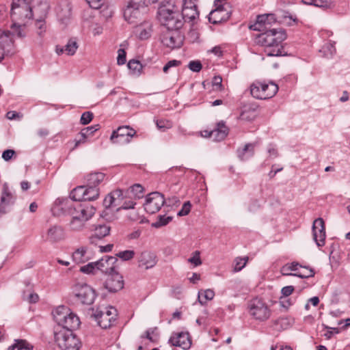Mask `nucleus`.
Instances as JSON below:
<instances>
[{"label": "nucleus", "instance_id": "nucleus-1", "mask_svg": "<svg viewBox=\"0 0 350 350\" xmlns=\"http://www.w3.org/2000/svg\"><path fill=\"white\" fill-rule=\"evenodd\" d=\"M260 31L261 33L256 38V42L265 47V52L268 56L284 55L282 42L286 39V35L282 29Z\"/></svg>", "mask_w": 350, "mask_h": 350}, {"label": "nucleus", "instance_id": "nucleus-2", "mask_svg": "<svg viewBox=\"0 0 350 350\" xmlns=\"http://www.w3.org/2000/svg\"><path fill=\"white\" fill-rule=\"evenodd\" d=\"M10 16L12 21L11 29L16 30L17 37H24L25 34L22 27H25L33 16L31 3L13 1L10 11Z\"/></svg>", "mask_w": 350, "mask_h": 350}, {"label": "nucleus", "instance_id": "nucleus-3", "mask_svg": "<svg viewBox=\"0 0 350 350\" xmlns=\"http://www.w3.org/2000/svg\"><path fill=\"white\" fill-rule=\"evenodd\" d=\"M157 17L161 25L165 26L168 30H178L184 24L183 16L178 10H174L173 5L159 7Z\"/></svg>", "mask_w": 350, "mask_h": 350}, {"label": "nucleus", "instance_id": "nucleus-4", "mask_svg": "<svg viewBox=\"0 0 350 350\" xmlns=\"http://www.w3.org/2000/svg\"><path fill=\"white\" fill-rule=\"evenodd\" d=\"M53 319L55 322L61 326L59 329H77L80 325L79 318L70 310L64 306L57 307L53 312Z\"/></svg>", "mask_w": 350, "mask_h": 350}, {"label": "nucleus", "instance_id": "nucleus-5", "mask_svg": "<svg viewBox=\"0 0 350 350\" xmlns=\"http://www.w3.org/2000/svg\"><path fill=\"white\" fill-rule=\"evenodd\" d=\"M55 342L62 350H79L80 340L69 329H56L54 332Z\"/></svg>", "mask_w": 350, "mask_h": 350}, {"label": "nucleus", "instance_id": "nucleus-6", "mask_svg": "<svg viewBox=\"0 0 350 350\" xmlns=\"http://www.w3.org/2000/svg\"><path fill=\"white\" fill-rule=\"evenodd\" d=\"M278 91V86L273 82L255 81L250 85L252 96L257 99H268L273 97Z\"/></svg>", "mask_w": 350, "mask_h": 350}, {"label": "nucleus", "instance_id": "nucleus-7", "mask_svg": "<svg viewBox=\"0 0 350 350\" xmlns=\"http://www.w3.org/2000/svg\"><path fill=\"white\" fill-rule=\"evenodd\" d=\"M95 213V208L90 205L79 204V210L72 215L70 228L75 231L81 230L85 222Z\"/></svg>", "mask_w": 350, "mask_h": 350}, {"label": "nucleus", "instance_id": "nucleus-8", "mask_svg": "<svg viewBox=\"0 0 350 350\" xmlns=\"http://www.w3.org/2000/svg\"><path fill=\"white\" fill-rule=\"evenodd\" d=\"M146 0H129L123 10V16L129 23H134L145 12Z\"/></svg>", "mask_w": 350, "mask_h": 350}, {"label": "nucleus", "instance_id": "nucleus-9", "mask_svg": "<svg viewBox=\"0 0 350 350\" xmlns=\"http://www.w3.org/2000/svg\"><path fill=\"white\" fill-rule=\"evenodd\" d=\"M247 308L250 314L256 320L267 321L271 314V311L267 304L261 299L254 298L248 303Z\"/></svg>", "mask_w": 350, "mask_h": 350}, {"label": "nucleus", "instance_id": "nucleus-10", "mask_svg": "<svg viewBox=\"0 0 350 350\" xmlns=\"http://www.w3.org/2000/svg\"><path fill=\"white\" fill-rule=\"evenodd\" d=\"M91 311V317L97 321L98 325L103 329L110 327L116 321L117 316L116 310L113 307L105 308V310L92 308Z\"/></svg>", "mask_w": 350, "mask_h": 350}, {"label": "nucleus", "instance_id": "nucleus-11", "mask_svg": "<svg viewBox=\"0 0 350 350\" xmlns=\"http://www.w3.org/2000/svg\"><path fill=\"white\" fill-rule=\"evenodd\" d=\"M73 293L76 301L83 304H92L96 297L94 289L86 284H76L74 287Z\"/></svg>", "mask_w": 350, "mask_h": 350}, {"label": "nucleus", "instance_id": "nucleus-12", "mask_svg": "<svg viewBox=\"0 0 350 350\" xmlns=\"http://www.w3.org/2000/svg\"><path fill=\"white\" fill-rule=\"evenodd\" d=\"M16 36V30L0 29V62L4 57L13 53V36Z\"/></svg>", "mask_w": 350, "mask_h": 350}, {"label": "nucleus", "instance_id": "nucleus-13", "mask_svg": "<svg viewBox=\"0 0 350 350\" xmlns=\"http://www.w3.org/2000/svg\"><path fill=\"white\" fill-rule=\"evenodd\" d=\"M165 202L163 194L159 192H152L147 195L146 202L144 204L145 211L150 214H154L159 211Z\"/></svg>", "mask_w": 350, "mask_h": 350}, {"label": "nucleus", "instance_id": "nucleus-14", "mask_svg": "<svg viewBox=\"0 0 350 350\" xmlns=\"http://www.w3.org/2000/svg\"><path fill=\"white\" fill-rule=\"evenodd\" d=\"M118 260L116 256H105L100 260L96 261L98 271L107 276L118 271Z\"/></svg>", "mask_w": 350, "mask_h": 350}, {"label": "nucleus", "instance_id": "nucleus-15", "mask_svg": "<svg viewBox=\"0 0 350 350\" xmlns=\"http://www.w3.org/2000/svg\"><path fill=\"white\" fill-rule=\"evenodd\" d=\"M275 14H265L258 15L254 24L250 25V29L254 31H269L272 29V25L276 23Z\"/></svg>", "mask_w": 350, "mask_h": 350}, {"label": "nucleus", "instance_id": "nucleus-16", "mask_svg": "<svg viewBox=\"0 0 350 350\" xmlns=\"http://www.w3.org/2000/svg\"><path fill=\"white\" fill-rule=\"evenodd\" d=\"M161 42L170 49L179 48L183 43V36L177 30H168L163 33Z\"/></svg>", "mask_w": 350, "mask_h": 350}, {"label": "nucleus", "instance_id": "nucleus-17", "mask_svg": "<svg viewBox=\"0 0 350 350\" xmlns=\"http://www.w3.org/2000/svg\"><path fill=\"white\" fill-rule=\"evenodd\" d=\"M135 134V131L132 128L128 126H120L116 131H113L110 139L113 143H129Z\"/></svg>", "mask_w": 350, "mask_h": 350}, {"label": "nucleus", "instance_id": "nucleus-18", "mask_svg": "<svg viewBox=\"0 0 350 350\" xmlns=\"http://www.w3.org/2000/svg\"><path fill=\"white\" fill-rule=\"evenodd\" d=\"M79 204L75 206L72 200L68 198H57L54 204L53 211L60 212L64 215H73L78 211Z\"/></svg>", "mask_w": 350, "mask_h": 350}, {"label": "nucleus", "instance_id": "nucleus-19", "mask_svg": "<svg viewBox=\"0 0 350 350\" xmlns=\"http://www.w3.org/2000/svg\"><path fill=\"white\" fill-rule=\"evenodd\" d=\"M16 197L9 187L7 183H5L2 187L1 195L0 198V213H7V208L10 206L14 204Z\"/></svg>", "mask_w": 350, "mask_h": 350}, {"label": "nucleus", "instance_id": "nucleus-20", "mask_svg": "<svg viewBox=\"0 0 350 350\" xmlns=\"http://www.w3.org/2000/svg\"><path fill=\"white\" fill-rule=\"evenodd\" d=\"M313 239L319 247L325 244V228L324 221L322 218H317L313 222L312 226Z\"/></svg>", "mask_w": 350, "mask_h": 350}, {"label": "nucleus", "instance_id": "nucleus-21", "mask_svg": "<svg viewBox=\"0 0 350 350\" xmlns=\"http://www.w3.org/2000/svg\"><path fill=\"white\" fill-rule=\"evenodd\" d=\"M104 286L109 292H117L124 287L123 278L118 271L110 274V275L107 276Z\"/></svg>", "mask_w": 350, "mask_h": 350}, {"label": "nucleus", "instance_id": "nucleus-22", "mask_svg": "<svg viewBox=\"0 0 350 350\" xmlns=\"http://www.w3.org/2000/svg\"><path fill=\"white\" fill-rule=\"evenodd\" d=\"M169 342L172 346L179 347L183 349H188L191 347V340L187 332L176 333L172 335Z\"/></svg>", "mask_w": 350, "mask_h": 350}, {"label": "nucleus", "instance_id": "nucleus-23", "mask_svg": "<svg viewBox=\"0 0 350 350\" xmlns=\"http://www.w3.org/2000/svg\"><path fill=\"white\" fill-rule=\"evenodd\" d=\"M123 199V192L121 189H116L108 194L103 201L105 208L116 207L120 205Z\"/></svg>", "mask_w": 350, "mask_h": 350}, {"label": "nucleus", "instance_id": "nucleus-24", "mask_svg": "<svg viewBox=\"0 0 350 350\" xmlns=\"http://www.w3.org/2000/svg\"><path fill=\"white\" fill-rule=\"evenodd\" d=\"M72 258L77 264L85 263L92 258V253L88 247H81L72 253Z\"/></svg>", "mask_w": 350, "mask_h": 350}, {"label": "nucleus", "instance_id": "nucleus-25", "mask_svg": "<svg viewBox=\"0 0 350 350\" xmlns=\"http://www.w3.org/2000/svg\"><path fill=\"white\" fill-rule=\"evenodd\" d=\"M110 227L106 224H99L94 226L92 230V234L90 237V242L92 244L95 243L96 240H100L105 237L109 235Z\"/></svg>", "mask_w": 350, "mask_h": 350}, {"label": "nucleus", "instance_id": "nucleus-26", "mask_svg": "<svg viewBox=\"0 0 350 350\" xmlns=\"http://www.w3.org/2000/svg\"><path fill=\"white\" fill-rule=\"evenodd\" d=\"M64 237V232L62 227L53 226L50 227L46 232V241L51 243H57Z\"/></svg>", "mask_w": 350, "mask_h": 350}, {"label": "nucleus", "instance_id": "nucleus-27", "mask_svg": "<svg viewBox=\"0 0 350 350\" xmlns=\"http://www.w3.org/2000/svg\"><path fill=\"white\" fill-rule=\"evenodd\" d=\"M228 133L229 129L223 121H221L217 124L216 128L212 130L211 135L214 141L221 142L226 137Z\"/></svg>", "mask_w": 350, "mask_h": 350}, {"label": "nucleus", "instance_id": "nucleus-28", "mask_svg": "<svg viewBox=\"0 0 350 350\" xmlns=\"http://www.w3.org/2000/svg\"><path fill=\"white\" fill-rule=\"evenodd\" d=\"M139 266L145 267L146 269L152 268L157 264V256L151 252H143L139 256Z\"/></svg>", "mask_w": 350, "mask_h": 350}, {"label": "nucleus", "instance_id": "nucleus-29", "mask_svg": "<svg viewBox=\"0 0 350 350\" xmlns=\"http://www.w3.org/2000/svg\"><path fill=\"white\" fill-rule=\"evenodd\" d=\"M105 178V174L102 172H93L85 176V183L87 187H99Z\"/></svg>", "mask_w": 350, "mask_h": 350}, {"label": "nucleus", "instance_id": "nucleus-30", "mask_svg": "<svg viewBox=\"0 0 350 350\" xmlns=\"http://www.w3.org/2000/svg\"><path fill=\"white\" fill-rule=\"evenodd\" d=\"M152 25L149 22H145L136 27L135 32L141 40H146L152 33Z\"/></svg>", "mask_w": 350, "mask_h": 350}, {"label": "nucleus", "instance_id": "nucleus-31", "mask_svg": "<svg viewBox=\"0 0 350 350\" xmlns=\"http://www.w3.org/2000/svg\"><path fill=\"white\" fill-rule=\"evenodd\" d=\"M59 18L64 21L71 15V7L68 2L63 1L56 9Z\"/></svg>", "mask_w": 350, "mask_h": 350}, {"label": "nucleus", "instance_id": "nucleus-32", "mask_svg": "<svg viewBox=\"0 0 350 350\" xmlns=\"http://www.w3.org/2000/svg\"><path fill=\"white\" fill-rule=\"evenodd\" d=\"M180 15L183 16L184 23L187 21L191 22L193 21L197 17H198L199 12L197 8H184L182 9V13Z\"/></svg>", "mask_w": 350, "mask_h": 350}, {"label": "nucleus", "instance_id": "nucleus-33", "mask_svg": "<svg viewBox=\"0 0 350 350\" xmlns=\"http://www.w3.org/2000/svg\"><path fill=\"white\" fill-rule=\"evenodd\" d=\"M85 185L79 186L75 188L70 193V198L73 201H86L85 200Z\"/></svg>", "mask_w": 350, "mask_h": 350}, {"label": "nucleus", "instance_id": "nucleus-34", "mask_svg": "<svg viewBox=\"0 0 350 350\" xmlns=\"http://www.w3.org/2000/svg\"><path fill=\"white\" fill-rule=\"evenodd\" d=\"M254 144H247L244 148L238 150V156L241 160H245L252 157L254 153Z\"/></svg>", "mask_w": 350, "mask_h": 350}, {"label": "nucleus", "instance_id": "nucleus-35", "mask_svg": "<svg viewBox=\"0 0 350 350\" xmlns=\"http://www.w3.org/2000/svg\"><path fill=\"white\" fill-rule=\"evenodd\" d=\"M215 296V293L211 289L201 290L198 292V299L201 305H204L207 301L212 300Z\"/></svg>", "mask_w": 350, "mask_h": 350}, {"label": "nucleus", "instance_id": "nucleus-36", "mask_svg": "<svg viewBox=\"0 0 350 350\" xmlns=\"http://www.w3.org/2000/svg\"><path fill=\"white\" fill-rule=\"evenodd\" d=\"M85 200L86 201H92L96 200L100 194V188L99 187H87V185H85Z\"/></svg>", "mask_w": 350, "mask_h": 350}, {"label": "nucleus", "instance_id": "nucleus-37", "mask_svg": "<svg viewBox=\"0 0 350 350\" xmlns=\"http://www.w3.org/2000/svg\"><path fill=\"white\" fill-rule=\"evenodd\" d=\"M322 51L326 57H332L336 53L335 42L329 41L326 43L322 48Z\"/></svg>", "mask_w": 350, "mask_h": 350}, {"label": "nucleus", "instance_id": "nucleus-38", "mask_svg": "<svg viewBox=\"0 0 350 350\" xmlns=\"http://www.w3.org/2000/svg\"><path fill=\"white\" fill-rule=\"evenodd\" d=\"M35 27L36 29V33L42 39L46 32V26L44 20L37 19L35 23Z\"/></svg>", "mask_w": 350, "mask_h": 350}, {"label": "nucleus", "instance_id": "nucleus-39", "mask_svg": "<svg viewBox=\"0 0 350 350\" xmlns=\"http://www.w3.org/2000/svg\"><path fill=\"white\" fill-rule=\"evenodd\" d=\"M172 220V217L165 215H159L157 220L152 224V226L154 228H161L162 226H166Z\"/></svg>", "mask_w": 350, "mask_h": 350}, {"label": "nucleus", "instance_id": "nucleus-40", "mask_svg": "<svg viewBox=\"0 0 350 350\" xmlns=\"http://www.w3.org/2000/svg\"><path fill=\"white\" fill-rule=\"evenodd\" d=\"M78 49V44L75 39H70L65 46V53L68 55H73Z\"/></svg>", "mask_w": 350, "mask_h": 350}, {"label": "nucleus", "instance_id": "nucleus-41", "mask_svg": "<svg viewBox=\"0 0 350 350\" xmlns=\"http://www.w3.org/2000/svg\"><path fill=\"white\" fill-rule=\"evenodd\" d=\"M80 271L86 274H96L98 270L96 262H89L88 264L81 267Z\"/></svg>", "mask_w": 350, "mask_h": 350}, {"label": "nucleus", "instance_id": "nucleus-42", "mask_svg": "<svg viewBox=\"0 0 350 350\" xmlns=\"http://www.w3.org/2000/svg\"><path fill=\"white\" fill-rule=\"evenodd\" d=\"M98 129H99L98 124H96V125H93V126H90L84 128L80 131L79 135L81 137H87L88 138V137L92 136L94 135V133L97 130H98Z\"/></svg>", "mask_w": 350, "mask_h": 350}, {"label": "nucleus", "instance_id": "nucleus-43", "mask_svg": "<svg viewBox=\"0 0 350 350\" xmlns=\"http://www.w3.org/2000/svg\"><path fill=\"white\" fill-rule=\"evenodd\" d=\"M128 68L133 74H139L143 67L138 60L131 59L128 63Z\"/></svg>", "mask_w": 350, "mask_h": 350}, {"label": "nucleus", "instance_id": "nucleus-44", "mask_svg": "<svg viewBox=\"0 0 350 350\" xmlns=\"http://www.w3.org/2000/svg\"><path fill=\"white\" fill-rule=\"evenodd\" d=\"M130 191L135 198L139 199L144 196V188L139 184H135L130 187Z\"/></svg>", "mask_w": 350, "mask_h": 350}, {"label": "nucleus", "instance_id": "nucleus-45", "mask_svg": "<svg viewBox=\"0 0 350 350\" xmlns=\"http://www.w3.org/2000/svg\"><path fill=\"white\" fill-rule=\"evenodd\" d=\"M304 269L302 271L294 273V276H297L301 278H308L314 275L315 273L312 269L308 267H304Z\"/></svg>", "mask_w": 350, "mask_h": 350}, {"label": "nucleus", "instance_id": "nucleus-46", "mask_svg": "<svg viewBox=\"0 0 350 350\" xmlns=\"http://www.w3.org/2000/svg\"><path fill=\"white\" fill-rule=\"evenodd\" d=\"M156 125L159 130L164 131L166 129H170L172 126V124L167 120H157Z\"/></svg>", "mask_w": 350, "mask_h": 350}, {"label": "nucleus", "instance_id": "nucleus-47", "mask_svg": "<svg viewBox=\"0 0 350 350\" xmlns=\"http://www.w3.org/2000/svg\"><path fill=\"white\" fill-rule=\"evenodd\" d=\"M135 256V252L133 250H124L116 254V257L121 258L122 260H129L132 259Z\"/></svg>", "mask_w": 350, "mask_h": 350}, {"label": "nucleus", "instance_id": "nucleus-48", "mask_svg": "<svg viewBox=\"0 0 350 350\" xmlns=\"http://www.w3.org/2000/svg\"><path fill=\"white\" fill-rule=\"evenodd\" d=\"M248 258H237L234 260L235 265L234 267V271H241L246 265Z\"/></svg>", "mask_w": 350, "mask_h": 350}, {"label": "nucleus", "instance_id": "nucleus-49", "mask_svg": "<svg viewBox=\"0 0 350 350\" xmlns=\"http://www.w3.org/2000/svg\"><path fill=\"white\" fill-rule=\"evenodd\" d=\"M16 343L17 344L18 350H31L33 349V346L25 340L17 339Z\"/></svg>", "mask_w": 350, "mask_h": 350}, {"label": "nucleus", "instance_id": "nucleus-50", "mask_svg": "<svg viewBox=\"0 0 350 350\" xmlns=\"http://www.w3.org/2000/svg\"><path fill=\"white\" fill-rule=\"evenodd\" d=\"M93 118V113L90 111L84 112L81 117L80 123L85 125L89 124Z\"/></svg>", "mask_w": 350, "mask_h": 350}, {"label": "nucleus", "instance_id": "nucleus-51", "mask_svg": "<svg viewBox=\"0 0 350 350\" xmlns=\"http://www.w3.org/2000/svg\"><path fill=\"white\" fill-rule=\"evenodd\" d=\"M188 68L193 72H198L202 70V65L200 61H191Z\"/></svg>", "mask_w": 350, "mask_h": 350}, {"label": "nucleus", "instance_id": "nucleus-52", "mask_svg": "<svg viewBox=\"0 0 350 350\" xmlns=\"http://www.w3.org/2000/svg\"><path fill=\"white\" fill-rule=\"evenodd\" d=\"M191 204L189 201L185 202L182 208L178 211V216H185L187 215L191 211Z\"/></svg>", "mask_w": 350, "mask_h": 350}, {"label": "nucleus", "instance_id": "nucleus-53", "mask_svg": "<svg viewBox=\"0 0 350 350\" xmlns=\"http://www.w3.org/2000/svg\"><path fill=\"white\" fill-rule=\"evenodd\" d=\"M188 262L193 264L196 267L200 265L202 260L200 257V252L196 251L193 253V256L188 259Z\"/></svg>", "mask_w": 350, "mask_h": 350}, {"label": "nucleus", "instance_id": "nucleus-54", "mask_svg": "<svg viewBox=\"0 0 350 350\" xmlns=\"http://www.w3.org/2000/svg\"><path fill=\"white\" fill-rule=\"evenodd\" d=\"M23 299L28 301L29 303H36L39 297L36 293H29L28 295H26V293H23Z\"/></svg>", "mask_w": 350, "mask_h": 350}, {"label": "nucleus", "instance_id": "nucleus-55", "mask_svg": "<svg viewBox=\"0 0 350 350\" xmlns=\"http://www.w3.org/2000/svg\"><path fill=\"white\" fill-rule=\"evenodd\" d=\"M90 7L93 9H99L104 3L105 0H85Z\"/></svg>", "mask_w": 350, "mask_h": 350}, {"label": "nucleus", "instance_id": "nucleus-56", "mask_svg": "<svg viewBox=\"0 0 350 350\" xmlns=\"http://www.w3.org/2000/svg\"><path fill=\"white\" fill-rule=\"evenodd\" d=\"M118 55L117 58V63L119 65H123L125 64L126 59V52L124 49H120L118 51Z\"/></svg>", "mask_w": 350, "mask_h": 350}, {"label": "nucleus", "instance_id": "nucleus-57", "mask_svg": "<svg viewBox=\"0 0 350 350\" xmlns=\"http://www.w3.org/2000/svg\"><path fill=\"white\" fill-rule=\"evenodd\" d=\"M180 64V62L179 61H177V60H171V61H169L164 66H163V70L164 72H167L168 70L171 68V67H173V66H178L179 64Z\"/></svg>", "mask_w": 350, "mask_h": 350}, {"label": "nucleus", "instance_id": "nucleus-58", "mask_svg": "<svg viewBox=\"0 0 350 350\" xmlns=\"http://www.w3.org/2000/svg\"><path fill=\"white\" fill-rule=\"evenodd\" d=\"M15 154L14 150L8 149L3 152L2 154V158L5 161H8L10 160L14 154Z\"/></svg>", "mask_w": 350, "mask_h": 350}, {"label": "nucleus", "instance_id": "nucleus-59", "mask_svg": "<svg viewBox=\"0 0 350 350\" xmlns=\"http://www.w3.org/2000/svg\"><path fill=\"white\" fill-rule=\"evenodd\" d=\"M212 84L217 89L221 90L222 88V78L220 76H215L213 79Z\"/></svg>", "mask_w": 350, "mask_h": 350}, {"label": "nucleus", "instance_id": "nucleus-60", "mask_svg": "<svg viewBox=\"0 0 350 350\" xmlns=\"http://www.w3.org/2000/svg\"><path fill=\"white\" fill-rule=\"evenodd\" d=\"M135 205V202L133 201L129 200V201H125L122 205H121L120 207L117 208L118 211L120 209H130L133 208Z\"/></svg>", "mask_w": 350, "mask_h": 350}, {"label": "nucleus", "instance_id": "nucleus-61", "mask_svg": "<svg viewBox=\"0 0 350 350\" xmlns=\"http://www.w3.org/2000/svg\"><path fill=\"white\" fill-rule=\"evenodd\" d=\"M294 291V287L293 286H284L282 288V294L284 297H287L290 295L292 294V293Z\"/></svg>", "mask_w": 350, "mask_h": 350}, {"label": "nucleus", "instance_id": "nucleus-62", "mask_svg": "<svg viewBox=\"0 0 350 350\" xmlns=\"http://www.w3.org/2000/svg\"><path fill=\"white\" fill-rule=\"evenodd\" d=\"M269 156L271 158H275L278 157V151L273 145H269L267 148Z\"/></svg>", "mask_w": 350, "mask_h": 350}, {"label": "nucleus", "instance_id": "nucleus-63", "mask_svg": "<svg viewBox=\"0 0 350 350\" xmlns=\"http://www.w3.org/2000/svg\"><path fill=\"white\" fill-rule=\"evenodd\" d=\"M197 8V5L195 3V0H183V8Z\"/></svg>", "mask_w": 350, "mask_h": 350}, {"label": "nucleus", "instance_id": "nucleus-64", "mask_svg": "<svg viewBox=\"0 0 350 350\" xmlns=\"http://www.w3.org/2000/svg\"><path fill=\"white\" fill-rule=\"evenodd\" d=\"M329 0H314V6L319 8H327L328 6Z\"/></svg>", "mask_w": 350, "mask_h": 350}]
</instances>
